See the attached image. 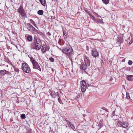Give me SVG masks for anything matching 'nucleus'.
<instances>
[{
  "instance_id": "obj_48",
  "label": "nucleus",
  "mask_w": 133,
  "mask_h": 133,
  "mask_svg": "<svg viewBox=\"0 0 133 133\" xmlns=\"http://www.w3.org/2000/svg\"><path fill=\"white\" fill-rule=\"evenodd\" d=\"M71 61H72V59H71Z\"/></svg>"
},
{
  "instance_id": "obj_39",
  "label": "nucleus",
  "mask_w": 133,
  "mask_h": 133,
  "mask_svg": "<svg viewBox=\"0 0 133 133\" xmlns=\"http://www.w3.org/2000/svg\"><path fill=\"white\" fill-rule=\"evenodd\" d=\"M47 34L49 36H50L51 35L50 33L49 32H47Z\"/></svg>"
},
{
  "instance_id": "obj_15",
  "label": "nucleus",
  "mask_w": 133,
  "mask_h": 133,
  "mask_svg": "<svg viewBox=\"0 0 133 133\" xmlns=\"http://www.w3.org/2000/svg\"><path fill=\"white\" fill-rule=\"evenodd\" d=\"M92 55L95 57H96L98 56V53L97 51L95 50H93L92 51Z\"/></svg>"
},
{
  "instance_id": "obj_29",
  "label": "nucleus",
  "mask_w": 133,
  "mask_h": 133,
  "mask_svg": "<svg viewBox=\"0 0 133 133\" xmlns=\"http://www.w3.org/2000/svg\"><path fill=\"white\" fill-rule=\"evenodd\" d=\"M93 14L95 16H96L97 17H101V16H100L98 15V14H97V13H96L95 12H94L93 13Z\"/></svg>"
},
{
  "instance_id": "obj_21",
  "label": "nucleus",
  "mask_w": 133,
  "mask_h": 133,
  "mask_svg": "<svg viewBox=\"0 0 133 133\" xmlns=\"http://www.w3.org/2000/svg\"><path fill=\"white\" fill-rule=\"evenodd\" d=\"M13 67L14 69L15 72H16L17 74H18L19 71V69L15 66H13Z\"/></svg>"
},
{
  "instance_id": "obj_19",
  "label": "nucleus",
  "mask_w": 133,
  "mask_h": 133,
  "mask_svg": "<svg viewBox=\"0 0 133 133\" xmlns=\"http://www.w3.org/2000/svg\"><path fill=\"white\" fill-rule=\"evenodd\" d=\"M27 40L29 41H31L32 40V37L31 36L28 35L27 37Z\"/></svg>"
},
{
  "instance_id": "obj_4",
  "label": "nucleus",
  "mask_w": 133,
  "mask_h": 133,
  "mask_svg": "<svg viewBox=\"0 0 133 133\" xmlns=\"http://www.w3.org/2000/svg\"><path fill=\"white\" fill-rule=\"evenodd\" d=\"M27 29L30 31L33 32L35 34H39L40 32L39 31L36 29L30 23H27L26 24H25Z\"/></svg>"
},
{
  "instance_id": "obj_28",
  "label": "nucleus",
  "mask_w": 133,
  "mask_h": 133,
  "mask_svg": "<svg viewBox=\"0 0 133 133\" xmlns=\"http://www.w3.org/2000/svg\"><path fill=\"white\" fill-rule=\"evenodd\" d=\"M21 117L22 119H24L25 118V115L24 114H22L21 116Z\"/></svg>"
},
{
  "instance_id": "obj_33",
  "label": "nucleus",
  "mask_w": 133,
  "mask_h": 133,
  "mask_svg": "<svg viewBox=\"0 0 133 133\" xmlns=\"http://www.w3.org/2000/svg\"><path fill=\"white\" fill-rule=\"evenodd\" d=\"M126 97L128 99L130 98V97L129 96V93L126 92Z\"/></svg>"
},
{
  "instance_id": "obj_9",
  "label": "nucleus",
  "mask_w": 133,
  "mask_h": 133,
  "mask_svg": "<svg viewBox=\"0 0 133 133\" xmlns=\"http://www.w3.org/2000/svg\"><path fill=\"white\" fill-rule=\"evenodd\" d=\"M83 56L84 61V62L87 64L88 66H89L91 62L89 57L85 54Z\"/></svg>"
},
{
  "instance_id": "obj_41",
  "label": "nucleus",
  "mask_w": 133,
  "mask_h": 133,
  "mask_svg": "<svg viewBox=\"0 0 133 133\" xmlns=\"http://www.w3.org/2000/svg\"><path fill=\"white\" fill-rule=\"evenodd\" d=\"M99 122H101V123H103V120L102 119H101V120H100V121Z\"/></svg>"
},
{
  "instance_id": "obj_11",
  "label": "nucleus",
  "mask_w": 133,
  "mask_h": 133,
  "mask_svg": "<svg viewBox=\"0 0 133 133\" xmlns=\"http://www.w3.org/2000/svg\"><path fill=\"white\" fill-rule=\"evenodd\" d=\"M8 72V71H6L5 70H0V78L4 76Z\"/></svg>"
},
{
  "instance_id": "obj_17",
  "label": "nucleus",
  "mask_w": 133,
  "mask_h": 133,
  "mask_svg": "<svg viewBox=\"0 0 133 133\" xmlns=\"http://www.w3.org/2000/svg\"><path fill=\"white\" fill-rule=\"evenodd\" d=\"M50 92H49L50 93V95L51 96L54 98H55L56 97V94L55 92L54 91H50Z\"/></svg>"
},
{
  "instance_id": "obj_12",
  "label": "nucleus",
  "mask_w": 133,
  "mask_h": 133,
  "mask_svg": "<svg viewBox=\"0 0 133 133\" xmlns=\"http://www.w3.org/2000/svg\"><path fill=\"white\" fill-rule=\"evenodd\" d=\"M87 64L83 62L81 63V66H80V68L81 69L82 68L84 70H85L87 68Z\"/></svg>"
},
{
  "instance_id": "obj_32",
  "label": "nucleus",
  "mask_w": 133,
  "mask_h": 133,
  "mask_svg": "<svg viewBox=\"0 0 133 133\" xmlns=\"http://www.w3.org/2000/svg\"><path fill=\"white\" fill-rule=\"evenodd\" d=\"M63 35L64 38H67V36L66 35V33L64 31H63Z\"/></svg>"
},
{
  "instance_id": "obj_25",
  "label": "nucleus",
  "mask_w": 133,
  "mask_h": 133,
  "mask_svg": "<svg viewBox=\"0 0 133 133\" xmlns=\"http://www.w3.org/2000/svg\"><path fill=\"white\" fill-rule=\"evenodd\" d=\"M103 3L106 4H107L109 2V0H102Z\"/></svg>"
},
{
  "instance_id": "obj_8",
  "label": "nucleus",
  "mask_w": 133,
  "mask_h": 133,
  "mask_svg": "<svg viewBox=\"0 0 133 133\" xmlns=\"http://www.w3.org/2000/svg\"><path fill=\"white\" fill-rule=\"evenodd\" d=\"M80 83L81 90L82 92H84L86 90L87 87L86 82L84 81H82Z\"/></svg>"
},
{
  "instance_id": "obj_35",
  "label": "nucleus",
  "mask_w": 133,
  "mask_h": 133,
  "mask_svg": "<svg viewBox=\"0 0 133 133\" xmlns=\"http://www.w3.org/2000/svg\"><path fill=\"white\" fill-rule=\"evenodd\" d=\"M66 123L68 126H70L72 124L69 121L66 120Z\"/></svg>"
},
{
  "instance_id": "obj_36",
  "label": "nucleus",
  "mask_w": 133,
  "mask_h": 133,
  "mask_svg": "<svg viewBox=\"0 0 133 133\" xmlns=\"http://www.w3.org/2000/svg\"><path fill=\"white\" fill-rule=\"evenodd\" d=\"M76 99H77V98L78 99V98H79L80 97V94H77V96H76Z\"/></svg>"
},
{
  "instance_id": "obj_2",
  "label": "nucleus",
  "mask_w": 133,
  "mask_h": 133,
  "mask_svg": "<svg viewBox=\"0 0 133 133\" xmlns=\"http://www.w3.org/2000/svg\"><path fill=\"white\" fill-rule=\"evenodd\" d=\"M42 46V43L39 39H37L35 43H32L30 47L31 49H35L36 50L40 49Z\"/></svg>"
},
{
  "instance_id": "obj_7",
  "label": "nucleus",
  "mask_w": 133,
  "mask_h": 133,
  "mask_svg": "<svg viewBox=\"0 0 133 133\" xmlns=\"http://www.w3.org/2000/svg\"><path fill=\"white\" fill-rule=\"evenodd\" d=\"M17 10L18 13L22 17H24L25 16H26L23 5H21Z\"/></svg>"
},
{
  "instance_id": "obj_46",
  "label": "nucleus",
  "mask_w": 133,
  "mask_h": 133,
  "mask_svg": "<svg viewBox=\"0 0 133 133\" xmlns=\"http://www.w3.org/2000/svg\"><path fill=\"white\" fill-rule=\"evenodd\" d=\"M52 71H54L53 70V69H52Z\"/></svg>"
},
{
  "instance_id": "obj_26",
  "label": "nucleus",
  "mask_w": 133,
  "mask_h": 133,
  "mask_svg": "<svg viewBox=\"0 0 133 133\" xmlns=\"http://www.w3.org/2000/svg\"><path fill=\"white\" fill-rule=\"evenodd\" d=\"M70 126L71 128L74 131H75L76 130L75 127L72 124H71Z\"/></svg>"
},
{
  "instance_id": "obj_14",
  "label": "nucleus",
  "mask_w": 133,
  "mask_h": 133,
  "mask_svg": "<svg viewBox=\"0 0 133 133\" xmlns=\"http://www.w3.org/2000/svg\"><path fill=\"white\" fill-rule=\"evenodd\" d=\"M127 44L130 45L133 42V38L129 37L127 40Z\"/></svg>"
},
{
  "instance_id": "obj_42",
  "label": "nucleus",
  "mask_w": 133,
  "mask_h": 133,
  "mask_svg": "<svg viewBox=\"0 0 133 133\" xmlns=\"http://www.w3.org/2000/svg\"><path fill=\"white\" fill-rule=\"evenodd\" d=\"M127 130H124V133H128L127 132Z\"/></svg>"
},
{
  "instance_id": "obj_10",
  "label": "nucleus",
  "mask_w": 133,
  "mask_h": 133,
  "mask_svg": "<svg viewBox=\"0 0 133 133\" xmlns=\"http://www.w3.org/2000/svg\"><path fill=\"white\" fill-rule=\"evenodd\" d=\"M49 49V47L46 45H43L42 47L41 50L42 53H44L46 51H48Z\"/></svg>"
},
{
  "instance_id": "obj_38",
  "label": "nucleus",
  "mask_w": 133,
  "mask_h": 133,
  "mask_svg": "<svg viewBox=\"0 0 133 133\" xmlns=\"http://www.w3.org/2000/svg\"><path fill=\"white\" fill-rule=\"evenodd\" d=\"M5 61L7 62H8L9 61V60L8 58H5Z\"/></svg>"
},
{
  "instance_id": "obj_20",
  "label": "nucleus",
  "mask_w": 133,
  "mask_h": 133,
  "mask_svg": "<svg viewBox=\"0 0 133 133\" xmlns=\"http://www.w3.org/2000/svg\"><path fill=\"white\" fill-rule=\"evenodd\" d=\"M39 1L42 4L43 6H45L46 4V3L45 0H39Z\"/></svg>"
},
{
  "instance_id": "obj_44",
  "label": "nucleus",
  "mask_w": 133,
  "mask_h": 133,
  "mask_svg": "<svg viewBox=\"0 0 133 133\" xmlns=\"http://www.w3.org/2000/svg\"><path fill=\"white\" fill-rule=\"evenodd\" d=\"M86 116V115L85 114H84L83 115V117H85Z\"/></svg>"
},
{
  "instance_id": "obj_30",
  "label": "nucleus",
  "mask_w": 133,
  "mask_h": 133,
  "mask_svg": "<svg viewBox=\"0 0 133 133\" xmlns=\"http://www.w3.org/2000/svg\"><path fill=\"white\" fill-rule=\"evenodd\" d=\"M103 125L102 123H101V122H99V129H100V128H101L103 126Z\"/></svg>"
},
{
  "instance_id": "obj_40",
  "label": "nucleus",
  "mask_w": 133,
  "mask_h": 133,
  "mask_svg": "<svg viewBox=\"0 0 133 133\" xmlns=\"http://www.w3.org/2000/svg\"><path fill=\"white\" fill-rule=\"evenodd\" d=\"M115 111H114L112 113V115H113V116H114V115H115Z\"/></svg>"
},
{
  "instance_id": "obj_45",
  "label": "nucleus",
  "mask_w": 133,
  "mask_h": 133,
  "mask_svg": "<svg viewBox=\"0 0 133 133\" xmlns=\"http://www.w3.org/2000/svg\"><path fill=\"white\" fill-rule=\"evenodd\" d=\"M126 129H127L126 130H127V131H128V130H129L128 128V129H127V128H126Z\"/></svg>"
},
{
  "instance_id": "obj_13",
  "label": "nucleus",
  "mask_w": 133,
  "mask_h": 133,
  "mask_svg": "<svg viewBox=\"0 0 133 133\" xmlns=\"http://www.w3.org/2000/svg\"><path fill=\"white\" fill-rule=\"evenodd\" d=\"M123 39L121 37H119L116 43L118 45H119L120 44L123 43Z\"/></svg>"
},
{
  "instance_id": "obj_22",
  "label": "nucleus",
  "mask_w": 133,
  "mask_h": 133,
  "mask_svg": "<svg viewBox=\"0 0 133 133\" xmlns=\"http://www.w3.org/2000/svg\"><path fill=\"white\" fill-rule=\"evenodd\" d=\"M37 13L39 15H42L43 14V11L42 10H39L37 11Z\"/></svg>"
},
{
  "instance_id": "obj_49",
  "label": "nucleus",
  "mask_w": 133,
  "mask_h": 133,
  "mask_svg": "<svg viewBox=\"0 0 133 133\" xmlns=\"http://www.w3.org/2000/svg\"><path fill=\"white\" fill-rule=\"evenodd\" d=\"M66 127H67V126H66Z\"/></svg>"
},
{
  "instance_id": "obj_5",
  "label": "nucleus",
  "mask_w": 133,
  "mask_h": 133,
  "mask_svg": "<svg viewBox=\"0 0 133 133\" xmlns=\"http://www.w3.org/2000/svg\"><path fill=\"white\" fill-rule=\"evenodd\" d=\"M22 68L23 71L26 73H31V70L29 66L26 63H23L22 64Z\"/></svg>"
},
{
  "instance_id": "obj_37",
  "label": "nucleus",
  "mask_w": 133,
  "mask_h": 133,
  "mask_svg": "<svg viewBox=\"0 0 133 133\" xmlns=\"http://www.w3.org/2000/svg\"><path fill=\"white\" fill-rule=\"evenodd\" d=\"M85 11L89 15H90V14H91L87 10H85Z\"/></svg>"
},
{
  "instance_id": "obj_3",
  "label": "nucleus",
  "mask_w": 133,
  "mask_h": 133,
  "mask_svg": "<svg viewBox=\"0 0 133 133\" xmlns=\"http://www.w3.org/2000/svg\"><path fill=\"white\" fill-rule=\"evenodd\" d=\"M115 123L118 127H122L124 128H127L129 125V123L127 122H122L118 119L115 120Z\"/></svg>"
},
{
  "instance_id": "obj_6",
  "label": "nucleus",
  "mask_w": 133,
  "mask_h": 133,
  "mask_svg": "<svg viewBox=\"0 0 133 133\" xmlns=\"http://www.w3.org/2000/svg\"><path fill=\"white\" fill-rule=\"evenodd\" d=\"M30 61L32 63L34 69H38L40 71H41L40 67L38 63L32 57L30 58Z\"/></svg>"
},
{
  "instance_id": "obj_34",
  "label": "nucleus",
  "mask_w": 133,
  "mask_h": 133,
  "mask_svg": "<svg viewBox=\"0 0 133 133\" xmlns=\"http://www.w3.org/2000/svg\"><path fill=\"white\" fill-rule=\"evenodd\" d=\"M132 62L130 60L128 61V64L129 65H132Z\"/></svg>"
},
{
  "instance_id": "obj_31",
  "label": "nucleus",
  "mask_w": 133,
  "mask_h": 133,
  "mask_svg": "<svg viewBox=\"0 0 133 133\" xmlns=\"http://www.w3.org/2000/svg\"><path fill=\"white\" fill-rule=\"evenodd\" d=\"M49 60L51 62H54V59L53 58L51 57H50L49 58Z\"/></svg>"
},
{
  "instance_id": "obj_23",
  "label": "nucleus",
  "mask_w": 133,
  "mask_h": 133,
  "mask_svg": "<svg viewBox=\"0 0 133 133\" xmlns=\"http://www.w3.org/2000/svg\"><path fill=\"white\" fill-rule=\"evenodd\" d=\"M30 22L33 25H34L35 27H36V25L35 22L32 19H30Z\"/></svg>"
},
{
  "instance_id": "obj_16",
  "label": "nucleus",
  "mask_w": 133,
  "mask_h": 133,
  "mask_svg": "<svg viewBox=\"0 0 133 133\" xmlns=\"http://www.w3.org/2000/svg\"><path fill=\"white\" fill-rule=\"evenodd\" d=\"M102 19L101 18V19L99 18H96L95 21V22L97 23H101V22L103 23H104L102 21Z\"/></svg>"
},
{
  "instance_id": "obj_24",
  "label": "nucleus",
  "mask_w": 133,
  "mask_h": 133,
  "mask_svg": "<svg viewBox=\"0 0 133 133\" xmlns=\"http://www.w3.org/2000/svg\"><path fill=\"white\" fill-rule=\"evenodd\" d=\"M57 96L58 97V101L61 104L62 103V101H61V99L60 98L59 95L58 94H57Z\"/></svg>"
},
{
  "instance_id": "obj_18",
  "label": "nucleus",
  "mask_w": 133,
  "mask_h": 133,
  "mask_svg": "<svg viewBox=\"0 0 133 133\" xmlns=\"http://www.w3.org/2000/svg\"><path fill=\"white\" fill-rule=\"evenodd\" d=\"M127 79L129 81L133 80V75H129L127 76Z\"/></svg>"
},
{
  "instance_id": "obj_43",
  "label": "nucleus",
  "mask_w": 133,
  "mask_h": 133,
  "mask_svg": "<svg viewBox=\"0 0 133 133\" xmlns=\"http://www.w3.org/2000/svg\"><path fill=\"white\" fill-rule=\"evenodd\" d=\"M61 42V39H59L58 42V43H59V42Z\"/></svg>"
},
{
  "instance_id": "obj_1",
  "label": "nucleus",
  "mask_w": 133,
  "mask_h": 133,
  "mask_svg": "<svg viewBox=\"0 0 133 133\" xmlns=\"http://www.w3.org/2000/svg\"><path fill=\"white\" fill-rule=\"evenodd\" d=\"M73 51L71 47L68 45L64 47L62 50L63 52L70 59L74 54Z\"/></svg>"
},
{
  "instance_id": "obj_27",
  "label": "nucleus",
  "mask_w": 133,
  "mask_h": 133,
  "mask_svg": "<svg viewBox=\"0 0 133 133\" xmlns=\"http://www.w3.org/2000/svg\"><path fill=\"white\" fill-rule=\"evenodd\" d=\"M89 16L92 18L93 20L95 22L96 18H95L91 14H90Z\"/></svg>"
},
{
  "instance_id": "obj_47",
  "label": "nucleus",
  "mask_w": 133,
  "mask_h": 133,
  "mask_svg": "<svg viewBox=\"0 0 133 133\" xmlns=\"http://www.w3.org/2000/svg\"><path fill=\"white\" fill-rule=\"evenodd\" d=\"M110 80H112V79H111V78H110Z\"/></svg>"
}]
</instances>
